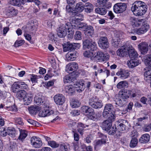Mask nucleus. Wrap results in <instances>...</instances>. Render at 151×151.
<instances>
[{
  "label": "nucleus",
  "mask_w": 151,
  "mask_h": 151,
  "mask_svg": "<svg viewBox=\"0 0 151 151\" xmlns=\"http://www.w3.org/2000/svg\"><path fill=\"white\" fill-rule=\"evenodd\" d=\"M146 7L145 2L140 1H136L132 4L131 10L136 16H142L147 11Z\"/></svg>",
  "instance_id": "f257e3e1"
},
{
  "label": "nucleus",
  "mask_w": 151,
  "mask_h": 151,
  "mask_svg": "<svg viewBox=\"0 0 151 151\" xmlns=\"http://www.w3.org/2000/svg\"><path fill=\"white\" fill-rule=\"evenodd\" d=\"M72 26L70 22H67L65 24H63L60 27L58 30L57 31V35L60 37H65L67 34V30H68V32L71 31L70 35V37H73V30L71 29V28Z\"/></svg>",
  "instance_id": "f03ea898"
},
{
  "label": "nucleus",
  "mask_w": 151,
  "mask_h": 151,
  "mask_svg": "<svg viewBox=\"0 0 151 151\" xmlns=\"http://www.w3.org/2000/svg\"><path fill=\"white\" fill-rule=\"evenodd\" d=\"M115 125L119 130V131H125L127 132L131 127L127 121L124 119L118 120L115 122Z\"/></svg>",
  "instance_id": "7ed1b4c3"
},
{
  "label": "nucleus",
  "mask_w": 151,
  "mask_h": 151,
  "mask_svg": "<svg viewBox=\"0 0 151 151\" xmlns=\"http://www.w3.org/2000/svg\"><path fill=\"white\" fill-rule=\"evenodd\" d=\"M88 104L92 108L95 109H100L103 106L102 101L95 96H92L89 99Z\"/></svg>",
  "instance_id": "20e7f679"
},
{
  "label": "nucleus",
  "mask_w": 151,
  "mask_h": 151,
  "mask_svg": "<svg viewBox=\"0 0 151 151\" xmlns=\"http://www.w3.org/2000/svg\"><path fill=\"white\" fill-rule=\"evenodd\" d=\"M83 45L84 48L89 49L92 51L96 50L97 48L96 43L90 39H87L84 41Z\"/></svg>",
  "instance_id": "39448f33"
},
{
  "label": "nucleus",
  "mask_w": 151,
  "mask_h": 151,
  "mask_svg": "<svg viewBox=\"0 0 151 151\" xmlns=\"http://www.w3.org/2000/svg\"><path fill=\"white\" fill-rule=\"evenodd\" d=\"M30 143L33 147L35 148H40L42 145V142L41 138L36 136H34L31 138Z\"/></svg>",
  "instance_id": "423d86ee"
},
{
  "label": "nucleus",
  "mask_w": 151,
  "mask_h": 151,
  "mask_svg": "<svg viewBox=\"0 0 151 151\" xmlns=\"http://www.w3.org/2000/svg\"><path fill=\"white\" fill-rule=\"evenodd\" d=\"M98 44L99 46L102 49L106 50L109 48V43L106 37H101L99 39Z\"/></svg>",
  "instance_id": "0eeeda50"
},
{
  "label": "nucleus",
  "mask_w": 151,
  "mask_h": 151,
  "mask_svg": "<svg viewBox=\"0 0 151 151\" xmlns=\"http://www.w3.org/2000/svg\"><path fill=\"white\" fill-rule=\"evenodd\" d=\"M127 7L126 4L124 3H117L114 6V11L116 13L123 12L126 10Z\"/></svg>",
  "instance_id": "6e6552de"
},
{
  "label": "nucleus",
  "mask_w": 151,
  "mask_h": 151,
  "mask_svg": "<svg viewBox=\"0 0 151 151\" xmlns=\"http://www.w3.org/2000/svg\"><path fill=\"white\" fill-rule=\"evenodd\" d=\"M54 100L55 103L58 105H62L65 102V98L62 94H57L54 96Z\"/></svg>",
  "instance_id": "1a4fd4ad"
},
{
  "label": "nucleus",
  "mask_w": 151,
  "mask_h": 151,
  "mask_svg": "<svg viewBox=\"0 0 151 151\" xmlns=\"http://www.w3.org/2000/svg\"><path fill=\"white\" fill-rule=\"evenodd\" d=\"M94 55V59L96 58L99 60V62H103L106 61L109 59V56H106L103 52L101 51H97L96 54Z\"/></svg>",
  "instance_id": "9d476101"
},
{
  "label": "nucleus",
  "mask_w": 151,
  "mask_h": 151,
  "mask_svg": "<svg viewBox=\"0 0 151 151\" xmlns=\"http://www.w3.org/2000/svg\"><path fill=\"white\" fill-rule=\"evenodd\" d=\"M78 54L76 51H70L66 55V58L67 61L75 60L78 56Z\"/></svg>",
  "instance_id": "9b49d317"
},
{
  "label": "nucleus",
  "mask_w": 151,
  "mask_h": 151,
  "mask_svg": "<svg viewBox=\"0 0 151 151\" xmlns=\"http://www.w3.org/2000/svg\"><path fill=\"white\" fill-rule=\"evenodd\" d=\"M81 111L83 113L89 118L91 114L94 112V109L91 107L87 106H84L81 108Z\"/></svg>",
  "instance_id": "f8f14e48"
},
{
  "label": "nucleus",
  "mask_w": 151,
  "mask_h": 151,
  "mask_svg": "<svg viewBox=\"0 0 151 151\" xmlns=\"http://www.w3.org/2000/svg\"><path fill=\"white\" fill-rule=\"evenodd\" d=\"M141 53L142 55L146 54L148 50V45L145 42H142L139 43L138 45Z\"/></svg>",
  "instance_id": "ddd939ff"
},
{
  "label": "nucleus",
  "mask_w": 151,
  "mask_h": 151,
  "mask_svg": "<svg viewBox=\"0 0 151 151\" xmlns=\"http://www.w3.org/2000/svg\"><path fill=\"white\" fill-rule=\"evenodd\" d=\"M116 75L119 76L120 78L122 79H125L128 78L130 73L128 70L121 69L120 70L116 73Z\"/></svg>",
  "instance_id": "4468645a"
},
{
  "label": "nucleus",
  "mask_w": 151,
  "mask_h": 151,
  "mask_svg": "<svg viewBox=\"0 0 151 151\" xmlns=\"http://www.w3.org/2000/svg\"><path fill=\"white\" fill-rule=\"evenodd\" d=\"M85 81L83 80H81L76 82L74 84V87L76 88H79L80 91H83L85 88Z\"/></svg>",
  "instance_id": "2eb2a0df"
},
{
  "label": "nucleus",
  "mask_w": 151,
  "mask_h": 151,
  "mask_svg": "<svg viewBox=\"0 0 151 151\" xmlns=\"http://www.w3.org/2000/svg\"><path fill=\"white\" fill-rule=\"evenodd\" d=\"M80 46V44L78 43H71L68 42L66 46L63 48V50L64 52L71 50L76 49V48H78Z\"/></svg>",
  "instance_id": "dca6fc26"
},
{
  "label": "nucleus",
  "mask_w": 151,
  "mask_h": 151,
  "mask_svg": "<svg viewBox=\"0 0 151 151\" xmlns=\"http://www.w3.org/2000/svg\"><path fill=\"white\" fill-rule=\"evenodd\" d=\"M78 68L77 63L75 62H72L68 64L66 66V70L67 71H73V72L76 70Z\"/></svg>",
  "instance_id": "f3484780"
},
{
  "label": "nucleus",
  "mask_w": 151,
  "mask_h": 151,
  "mask_svg": "<svg viewBox=\"0 0 151 151\" xmlns=\"http://www.w3.org/2000/svg\"><path fill=\"white\" fill-rule=\"evenodd\" d=\"M128 51V48L123 46L120 49L117 50L116 53L120 57H124L127 55Z\"/></svg>",
  "instance_id": "a211bd4d"
},
{
  "label": "nucleus",
  "mask_w": 151,
  "mask_h": 151,
  "mask_svg": "<svg viewBox=\"0 0 151 151\" xmlns=\"http://www.w3.org/2000/svg\"><path fill=\"white\" fill-rule=\"evenodd\" d=\"M33 98V94L31 93H27L23 99L24 104L27 105L29 104L32 101Z\"/></svg>",
  "instance_id": "6ab92c4d"
},
{
  "label": "nucleus",
  "mask_w": 151,
  "mask_h": 151,
  "mask_svg": "<svg viewBox=\"0 0 151 151\" xmlns=\"http://www.w3.org/2000/svg\"><path fill=\"white\" fill-rule=\"evenodd\" d=\"M127 64L129 68H133L138 65L139 63L137 59H131L128 61Z\"/></svg>",
  "instance_id": "aec40b11"
},
{
  "label": "nucleus",
  "mask_w": 151,
  "mask_h": 151,
  "mask_svg": "<svg viewBox=\"0 0 151 151\" xmlns=\"http://www.w3.org/2000/svg\"><path fill=\"white\" fill-rule=\"evenodd\" d=\"M150 136L148 134L142 135L139 139V142L141 143L145 144L149 142Z\"/></svg>",
  "instance_id": "412c9836"
},
{
  "label": "nucleus",
  "mask_w": 151,
  "mask_h": 151,
  "mask_svg": "<svg viewBox=\"0 0 151 151\" xmlns=\"http://www.w3.org/2000/svg\"><path fill=\"white\" fill-rule=\"evenodd\" d=\"M19 82H15L11 86V91L14 93H16L20 90V85Z\"/></svg>",
  "instance_id": "4be33fe9"
},
{
  "label": "nucleus",
  "mask_w": 151,
  "mask_h": 151,
  "mask_svg": "<svg viewBox=\"0 0 151 151\" xmlns=\"http://www.w3.org/2000/svg\"><path fill=\"white\" fill-rule=\"evenodd\" d=\"M131 92L126 90L120 91L119 96L120 98L124 99H127L129 98Z\"/></svg>",
  "instance_id": "5701e85b"
},
{
  "label": "nucleus",
  "mask_w": 151,
  "mask_h": 151,
  "mask_svg": "<svg viewBox=\"0 0 151 151\" xmlns=\"http://www.w3.org/2000/svg\"><path fill=\"white\" fill-rule=\"evenodd\" d=\"M144 79L147 82L151 81V64L148 66V69L144 73Z\"/></svg>",
  "instance_id": "b1692460"
},
{
  "label": "nucleus",
  "mask_w": 151,
  "mask_h": 151,
  "mask_svg": "<svg viewBox=\"0 0 151 151\" xmlns=\"http://www.w3.org/2000/svg\"><path fill=\"white\" fill-rule=\"evenodd\" d=\"M18 13L17 10L13 7H9L6 10V14L9 16H16Z\"/></svg>",
  "instance_id": "393cba45"
},
{
  "label": "nucleus",
  "mask_w": 151,
  "mask_h": 151,
  "mask_svg": "<svg viewBox=\"0 0 151 151\" xmlns=\"http://www.w3.org/2000/svg\"><path fill=\"white\" fill-rule=\"evenodd\" d=\"M112 122L107 119L104 120L102 123L101 127L102 129L105 131L108 130V129L112 127Z\"/></svg>",
  "instance_id": "a878e982"
},
{
  "label": "nucleus",
  "mask_w": 151,
  "mask_h": 151,
  "mask_svg": "<svg viewBox=\"0 0 151 151\" xmlns=\"http://www.w3.org/2000/svg\"><path fill=\"white\" fill-rule=\"evenodd\" d=\"M26 2V0H10L9 3L12 5L20 6L21 4H24Z\"/></svg>",
  "instance_id": "bb28decb"
},
{
  "label": "nucleus",
  "mask_w": 151,
  "mask_h": 151,
  "mask_svg": "<svg viewBox=\"0 0 151 151\" xmlns=\"http://www.w3.org/2000/svg\"><path fill=\"white\" fill-rule=\"evenodd\" d=\"M29 113L32 115L36 114L40 110V107L36 106H31L28 108Z\"/></svg>",
  "instance_id": "cd10ccee"
},
{
  "label": "nucleus",
  "mask_w": 151,
  "mask_h": 151,
  "mask_svg": "<svg viewBox=\"0 0 151 151\" xmlns=\"http://www.w3.org/2000/svg\"><path fill=\"white\" fill-rule=\"evenodd\" d=\"M54 111L52 110H50L49 109H44L40 112L39 114L40 116L45 117L49 116L54 114Z\"/></svg>",
  "instance_id": "c85d7f7f"
},
{
  "label": "nucleus",
  "mask_w": 151,
  "mask_h": 151,
  "mask_svg": "<svg viewBox=\"0 0 151 151\" xmlns=\"http://www.w3.org/2000/svg\"><path fill=\"white\" fill-rule=\"evenodd\" d=\"M101 116V114L99 112H97L96 113L94 112L91 114L89 118L93 121H96L98 120Z\"/></svg>",
  "instance_id": "c756f323"
},
{
  "label": "nucleus",
  "mask_w": 151,
  "mask_h": 151,
  "mask_svg": "<svg viewBox=\"0 0 151 151\" xmlns=\"http://www.w3.org/2000/svg\"><path fill=\"white\" fill-rule=\"evenodd\" d=\"M85 11L87 13H90L93 10V6L91 4L87 2L84 6Z\"/></svg>",
  "instance_id": "7c9ffc66"
},
{
  "label": "nucleus",
  "mask_w": 151,
  "mask_h": 151,
  "mask_svg": "<svg viewBox=\"0 0 151 151\" xmlns=\"http://www.w3.org/2000/svg\"><path fill=\"white\" fill-rule=\"evenodd\" d=\"M96 13L101 15H104L107 13V10L103 6V7H97L95 9Z\"/></svg>",
  "instance_id": "2f4dec72"
},
{
  "label": "nucleus",
  "mask_w": 151,
  "mask_h": 151,
  "mask_svg": "<svg viewBox=\"0 0 151 151\" xmlns=\"http://www.w3.org/2000/svg\"><path fill=\"white\" fill-rule=\"evenodd\" d=\"M88 125H85L81 122H79L78 124L77 131L81 135H82L83 133L84 128L86 127H88Z\"/></svg>",
  "instance_id": "473e14b6"
},
{
  "label": "nucleus",
  "mask_w": 151,
  "mask_h": 151,
  "mask_svg": "<svg viewBox=\"0 0 151 151\" xmlns=\"http://www.w3.org/2000/svg\"><path fill=\"white\" fill-rule=\"evenodd\" d=\"M128 53L131 59H137L138 54L134 49L128 50Z\"/></svg>",
  "instance_id": "72a5a7b5"
},
{
  "label": "nucleus",
  "mask_w": 151,
  "mask_h": 151,
  "mask_svg": "<svg viewBox=\"0 0 151 151\" xmlns=\"http://www.w3.org/2000/svg\"><path fill=\"white\" fill-rule=\"evenodd\" d=\"M8 131V135L10 137H14L15 136L16 131L15 128L13 127H8L7 129Z\"/></svg>",
  "instance_id": "f704fd0d"
},
{
  "label": "nucleus",
  "mask_w": 151,
  "mask_h": 151,
  "mask_svg": "<svg viewBox=\"0 0 151 151\" xmlns=\"http://www.w3.org/2000/svg\"><path fill=\"white\" fill-rule=\"evenodd\" d=\"M85 33L88 36H92L94 33V29L93 26L91 25H88L87 27Z\"/></svg>",
  "instance_id": "c9c22d12"
},
{
  "label": "nucleus",
  "mask_w": 151,
  "mask_h": 151,
  "mask_svg": "<svg viewBox=\"0 0 151 151\" xmlns=\"http://www.w3.org/2000/svg\"><path fill=\"white\" fill-rule=\"evenodd\" d=\"M128 86L127 82L125 81H120L116 85V87L118 89H123L127 87Z\"/></svg>",
  "instance_id": "e433bc0d"
},
{
  "label": "nucleus",
  "mask_w": 151,
  "mask_h": 151,
  "mask_svg": "<svg viewBox=\"0 0 151 151\" xmlns=\"http://www.w3.org/2000/svg\"><path fill=\"white\" fill-rule=\"evenodd\" d=\"M84 5L82 2H79L76 4L75 7V9L78 12H81L84 9Z\"/></svg>",
  "instance_id": "4c0bfd02"
},
{
  "label": "nucleus",
  "mask_w": 151,
  "mask_h": 151,
  "mask_svg": "<svg viewBox=\"0 0 151 151\" xmlns=\"http://www.w3.org/2000/svg\"><path fill=\"white\" fill-rule=\"evenodd\" d=\"M84 56L86 58H90L91 60H93L94 59V54L93 52L88 50L86 51L83 53Z\"/></svg>",
  "instance_id": "58836bf2"
},
{
  "label": "nucleus",
  "mask_w": 151,
  "mask_h": 151,
  "mask_svg": "<svg viewBox=\"0 0 151 151\" xmlns=\"http://www.w3.org/2000/svg\"><path fill=\"white\" fill-rule=\"evenodd\" d=\"M43 97L40 96H36L34 97V101L37 105H40L43 103Z\"/></svg>",
  "instance_id": "ea45409f"
},
{
  "label": "nucleus",
  "mask_w": 151,
  "mask_h": 151,
  "mask_svg": "<svg viewBox=\"0 0 151 151\" xmlns=\"http://www.w3.org/2000/svg\"><path fill=\"white\" fill-rule=\"evenodd\" d=\"M75 78L69 75H67L63 78V81L65 83H69L74 80Z\"/></svg>",
  "instance_id": "a19ab883"
},
{
  "label": "nucleus",
  "mask_w": 151,
  "mask_h": 151,
  "mask_svg": "<svg viewBox=\"0 0 151 151\" xmlns=\"http://www.w3.org/2000/svg\"><path fill=\"white\" fill-rule=\"evenodd\" d=\"M94 145L95 147L101 146L103 144L106 143V139H101L98 140H96L94 141Z\"/></svg>",
  "instance_id": "79ce46f5"
},
{
  "label": "nucleus",
  "mask_w": 151,
  "mask_h": 151,
  "mask_svg": "<svg viewBox=\"0 0 151 151\" xmlns=\"http://www.w3.org/2000/svg\"><path fill=\"white\" fill-rule=\"evenodd\" d=\"M73 14L74 15V17H72L70 18V19H72L73 20H82L83 17V15L80 14L75 13H73Z\"/></svg>",
  "instance_id": "37998d69"
},
{
  "label": "nucleus",
  "mask_w": 151,
  "mask_h": 151,
  "mask_svg": "<svg viewBox=\"0 0 151 151\" xmlns=\"http://www.w3.org/2000/svg\"><path fill=\"white\" fill-rule=\"evenodd\" d=\"M88 26V25H87L85 23H81L78 24V25H77L76 27V25H75L74 26L75 27L74 28L80 29V30H82L85 31L86 29Z\"/></svg>",
  "instance_id": "c03bdc74"
},
{
  "label": "nucleus",
  "mask_w": 151,
  "mask_h": 151,
  "mask_svg": "<svg viewBox=\"0 0 151 151\" xmlns=\"http://www.w3.org/2000/svg\"><path fill=\"white\" fill-rule=\"evenodd\" d=\"M16 96L18 98L20 99L23 98L26 94V91L24 90H20L17 93Z\"/></svg>",
  "instance_id": "a18cd8bd"
},
{
  "label": "nucleus",
  "mask_w": 151,
  "mask_h": 151,
  "mask_svg": "<svg viewBox=\"0 0 151 151\" xmlns=\"http://www.w3.org/2000/svg\"><path fill=\"white\" fill-rule=\"evenodd\" d=\"M138 140L137 138L136 137L132 138L130 141L129 146L131 147H134L137 144Z\"/></svg>",
  "instance_id": "49530a36"
},
{
  "label": "nucleus",
  "mask_w": 151,
  "mask_h": 151,
  "mask_svg": "<svg viewBox=\"0 0 151 151\" xmlns=\"http://www.w3.org/2000/svg\"><path fill=\"white\" fill-rule=\"evenodd\" d=\"M69 145L64 143L60 144L58 151H68Z\"/></svg>",
  "instance_id": "de8ad7c7"
},
{
  "label": "nucleus",
  "mask_w": 151,
  "mask_h": 151,
  "mask_svg": "<svg viewBox=\"0 0 151 151\" xmlns=\"http://www.w3.org/2000/svg\"><path fill=\"white\" fill-rule=\"evenodd\" d=\"M65 91L69 93H72L74 92V88L72 85H67L65 86Z\"/></svg>",
  "instance_id": "09e8293b"
},
{
  "label": "nucleus",
  "mask_w": 151,
  "mask_h": 151,
  "mask_svg": "<svg viewBox=\"0 0 151 151\" xmlns=\"http://www.w3.org/2000/svg\"><path fill=\"white\" fill-rule=\"evenodd\" d=\"M20 133L19 138L21 140L25 138L27 135V132L25 130H21Z\"/></svg>",
  "instance_id": "8fccbe9b"
},
{
  "label": "nucleus",
  "mask_w": 151,
  "mask_h": 151,
  "mask_svg": "<svg viewBox=\"0 0 151 151\" xmlns=\"http://www.w3.org/2000/svg\"><path fill=\"white\" fill-rule=\"evenodd\" d=\"M145 59L144 60V63L146 65H150L151 64L150 62H151V54H147L145 56Z\"/></svg>",
  "instance_id": "3c124183"
},
{
  "label": "nucleus",
  "mask_w": 151,
  "mask_h": 151,
  "mask_svg": "<svg viewBox=\"0 0 151 151\" xmlns=\"http://www.w3.org/2000/svg\"><path fill=\"white\" fill-rule=\"evenodd\" d=\"M117 128L116 127H111L108 129V130H106L108 132V133L110 135H114L116 133V129Z\"/></svg>",
  "instance_id": "603ef678"
},
{
  "label": "nucleus",
  "mask_w": 151,
  "mask_h": 151,
  "mask_svg": "<svg viewBox=\"0 0 151 151\" xmlns=\"http://www.w3.org/2000/svg\"><path fill=\"white\" fill-rule=\"evenodd\" d=\"M70 104L73 108H77L80 106V103L78 101L74 100L71 102Z\"/></svg>",
  "instance_id": "864d4df0"
},
{
  "label": "nucleus",
  "mask_w": 151,
  "mask_h": 151,
  "mask_svg": "<svg viewBox=\"0 0 151 151\" xmlns=\"http://www.w3.org/2000/svg\"><path fill=\"white\" fill-rule=\"evenodd\" d=\"M48 143L49 146L53 148H56L59 146V144L54 141H50Z\"/></svg>",
  "instance_id": "5fc2aeb1"
},
{
  "label": "nucleus",
  "mask_w": 151,
  "mask_h": 151,
  "mask_svg": "<svg viewBox=\"0 0 151 151\" xmlns=\"http://www.w3.org/2000/svg\"><path fill=\"white\" fill-rule=\"evenodd\" d=\"M120 40H115L113 39L112 40V45L115 47L118 48L120 46Z\"/></svg>",
  "instance_id": "6e6d98bb"
},
{
  "label": "nucleus",
  "mask_w": 151,
  "mask_h": 151,
  "mask_svg": "<svg viewBox=\"0 0 151 151\" xmlns=\"http://www.w3.org/2000/svg\"><path fill=\"white\" fill-rule=\"evenodd\" d=\"M113 109V107L112 105L110 104H107L106 105L104 108V110L105 111H106L110 112H111Z\"/></svg>",
  "instance_id": "4d7b16f0"
},
{
  "label": "nucleus",
  "mask_w": 151,
  "mask_h": 151,
  "mask_svg": "<svg viewBox=\"0 0 151 151\" xmlns=\"http://www.w3.org/2000/svg\"><path fill=\"white\" fill-rule=\"evenodd\" d=\"M115 115V114L114 112H113V113L111 112L109 114V117L107 120L110 122L111 121V122H112L113 121H114L116 117Z\"/></svg>",
  "instance_id": "13d9d810"
},
{
  "label": "nucleus",
  "mask_w": 151,
  "mask_h": 151,
  "mask_svg": "<svg viewBox=\"0 0 151 151\" xmlns=\"http://www.w3.org/2000/svg\"><path fill=\"white\" fill-rule=\"evenodd\" d=\"M133 25L136 27H139L140 26L141 24L140 23L142 22V19H133Z\"/></svg>",
  "instance_id": "bf43d9fd"
},
{
  "label": "nucleus",
  "mask_w": 151,
  "mask_h": 151,
  "mask_svg": "<svg viewBox=\"0 0 151 151\" xmlns=\"http://www.w3.org/2000/svg\"><path fill=\"white\" fill-rule=\"evenodd\" d=\"M115 104L120 106H122L124 104L123 102L119 98H116L114 100Z\"/></svg>",
  "instance_id": "052dcab7"
},
{
  "label": "nucleus",
  "mask_w": 151,
  "mask_h": 151,
  "mask_svg": "<svg viewBox=\"0 0 151 151\" xmlns=\"http://www.w3.org/2000/svg\"><path fill=\"white\" fill-rule=\"evenodd\" d=\"M150 26L147 23H143L141 28L144 31V33L146 32L149 29Z\"/></svg>",
  "instance_id": "680f3d73"
},
{
  "label": "nucleus",
  "mask_w": 151,
  "mask_h": 151,
  "mask_svg": "<svg viewBox=\"0 0 151 151\" xmlns=\"http://www.w3.org/2000/svg\"><path fill=\"white\" fill-rule=\"evenodd\" d=\"M74 39L76 40H79L81 39V33L79 31H77L75 35Z\"/></svg>",
  "instance_id": "e2e57ef3"
},
{
  "label": "nucleus",
  "mask_w": 151,
  "mask_h": 151,
  "mask_svg": "<svg viewBox=\"0 0 151 151\" xmlns=\"http://www.w3.org/2000/svg\"><path fill=\"white\" fill-rule=\"evenodd\" d=\"M24 43V40H17L14 44V46L15 47H17L22 45Z\"/></svg>",
  "instance_id": "0e129e2a"
},
{
  "label": "nucleus",
  "mask_w": 151,
  "mask_h": 151,
  "mask_svg": "<svg viewBox=\"0 0 151 151\" xmlns=\"http://www.w3.org/2000/svg\"><path fill=\"white\" fill-rule=\"evenodd\" d=\"M19 83L20 89H23L27 90L28 88V87L27 84L23 82H19Z\"/></svg>",
  "instance_id": "69168bd1"
},
{
  "label": "nucleus",
  "mask_w": 151,
  "mask_h": 151,
  "mask_svg": "<svg viewBox=\"0 0 151 151\" xmlns=\"http://www.w3.org/2000/svg\"><path fill=\"white\" fill-rule=\"evenodd\" d=\"M31 78V80L33 83H35L37 82V79L38 78V76L37 75L32 74Z\"/></svg>",
  "instance_id": "338daca9"
},
{
  "label": "nucleus",
  "mask_w": 151,
  "mask_h": 151,
  "mask_svg": "<svg viewBox=\"0 0 151 151\" xmlns=\"http://www.w3.org/2000/svg\"><path fill=\"white\" fill-rule=\"evenodd\" d=\"M56 71L54 69H50L48 70V74H47L49 77H51L52 76L54 75V73Z\"/></svg>",
  "instance_id": "774afa93"
}]
</instances>
